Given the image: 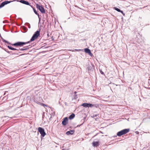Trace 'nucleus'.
<instances>
[{
  "label": "nucleus",
  "mask_w": 150,
  "mask_h": 150,
  "mask_svg": "<svg viewBox=\"0 0 150 150\" xmlns=\"http://www.w3.org/2000/svg\"><path fill=\"white\" fill-rule=\"evenodd\" d=\"M40 30H37L33 34L30 41L27 42H23L21 41H18L14 43H11L8 41L4 39L1 36L0 33V37L1 38L2 41L5 43H7L8 45H10L12 46L15 47H22L26 44L32 42L34 41L36 39H37L40 35Z\"/></svg>",
  "instance_id": "1"
},
{
  "label": "nucleus",
  "mask_w": 150,
  "mask_h": 150,
  "mask_svg": "<svg viewBox=\"0 0 150 150\" xmlns=\"http://www.w3.org/2000/svg\"><path fill=\"white\" fill-rule=\"evenodd\" d=\"M130 130L129 128L123 129L117 133V135L118 137H120L123 135H124L128 133Z\"/></svg>",
  "instance_id": "2"
},
{
  "label": "nucleus",
  "mask_w": 150,
  "mask_h": 150,
  "mask_svg": "<svg viewBox=\"0 0 150 150\" xmlns=\"http://www.w3.org/2000/svg\"><path fill=\"white\" fill-rule=\"evenodd\" d=\"M38 132L41 134V138L42 139L46 134L44 129L41 127H38Z\"/></svg>",
  "instance_id": "3"
},
{
  "label": "nucleus",
  "mask_w": 150,
  "mask_h": 150,
  "mask_svg": "<svg viewBox=\"0 0 150 150\" xmlns=\"http://www.w3.org/2000/svg\"><path fill=\"white\" fill-rule=\"evenodd\" d=\"M36 8L39 10L42 13H45V10L44 6L42 5H40L38 4H36Z\"/></svg>",
  "instance_id": "4"
},
{
  "label": "nucleus",
  "mask_w": 150,
  "mask_h": 150,
  "mask_svg": "<svg viewBox=\"0 0 150 150\" xmlns=\"http://www.w3.org/2000/svg\"><path fill=\"white\" fill-rule=\"evenodd\" d=\"M95 68L94 66L92 64L87 65V69L88 72L90 74L93 72V70L95 69ZM89 74L90 75V74Z\"/></svg>",
  "instance_id": "5"
},
{
  "label": "nucleus",
  "mask_w": 150,
  "mask_h": 150,
  "mask_svg": "<svg viewBox=\"0 0 150 150\" xmlns=\"http://www.w3.org/2000/svg\"><path fill=\"white\" fill-rule=\"evenodd\" d=\"M69 119L67 117H64L62 119V124L64 126H66L68 123Z\"/></svg>",
  "instance_id": "6"
},
{
  "label": "nucleus",
  "mask_w": 150,
  "mask_h": 150,
  "mask_svg": "<svg viewBox=\"0 0 150 150\" xmlns=\"http://www.w3.org/2000/svg\"><path fill=\"white\" fill-rule=\"evenodd\" d=\"M92 103H83L81 106H83L85 108H90L92 106Z\"/></svg>",
  "instance_id": "7"
},
{
  "label": "nucleus",
  "mask_w": 150,
  "mask_h": 150,
  "mask_svg": "<svg viewBox=\"0 0 150 150\" xmlns=\"http://www.w3.org/2000/svg\"><path fill=\"white\" fill-rule=\"evenodd\" d=\"M31 45H29L27 46H24L22 48H19V49L21 51H23L29 50L31 47Z\"/></svg>",
  "instance_id": "8"
},
{
  "label": "nucleus",
  "mask_w": 150,
  "mask_h": 150,
  "mask_svg": "<svg viewBox=\"0 0 150 150\" xmlns=\"http://www.w3.org/2000/svg\"><path fill=\"white\" fill-rule=\"evenodd\" d=\"M84 50L86 53L88 54L90 56H93V54L91 53V50L88 48H84Z\"/></svg>",
  "instance_id": "9"
},
{
  "label": "nucleus",
  "mask_w": 150,
  "mask_h": 150,
  "mask_svg": "<svg viewBox=\"0 0 150 150\" xmlns=\"http://www.w3.org/2000/svg\"><path fill=\"white\" fill-rule=\"evenodd\" d=\"M0 47L2 49H3V50H5L6 52L10 54V53H11L12 54H16L18 55V53H17L16 52H13L11 51H9L7 50L6 49L4 48L3 47H1V46H0Z\"/></svg>",
  "instance_id": "10"
},
{
  "label": "nucleus",
  "mask_w": 150,
  "mask_h": 150,
  "mask_svg": "<svg viewBox=\"0 0 150 150\" xmlns=\"http://www.w3.org/2000/svg\"><path fill=\"white\" fill-rule=\"evenodd\" d=\"M18 2H19L22 4H25L26 5H30V3H29L28 1H25V0H18Z\"/></svg>",
  "instance_id": "11"
},
{
  "label": "nucleus",
  "mask_w": 150,
  "mask_h": 150,
  "mask_svg": "<svg viewBox=\"0 0 150 150\" xmlns=\"http://www.w3.org/2000/svg\"><path fill=\"white\" fill-rule=\"evenodd\" d=\"M75 131L74 129L71 130L67 131L66 133V134L67 135H72L74 134Z\"/></svg>",
  "instance_id": "12"
},
{
  "label": "nucleus",
  "mask_w": 150,
  "mask_h": 150,
  "mask_svg": "<svg viewBox=\"0 0 150 150\" xmlns=\"http://www.w3.org/2000/svg\"><path fill=\"white\" fill-rule=\"evenodd\" d=\"M7 47L10 50H13V51H19L20 50L19 49V48L18 49H17L14 47H13L11 46H10L9 45H6Z\"/></svg>",
  "instance_id": "13"
},
{
  "label": "nucleus",
  "mask_w": 150,
  "mask_h": 150,
  "mask_svg": "<svg viewBox=\"0 0 150 150\" xmlns=\"http://www.w3.org/2000/svg\"><path fill=\"white\" fill-rule=\"evenodd\" d=\"M92 144L93 146L96 147L98 146L99 145V143L98 141H93Z\"/></svg>",
  "instance_id": "14"
},
{
  "label": "nucleus",
  "mask_w": 150,
  "mask_h": 150,
  "mask_svg": "<svg viewBox=\"0 0 150 150\" xmlns=\"http://www.w3.org/2000/svg\"><path fill=\"white\" fill-rule=\"evenodd\" d=\"M33 9L34 13L38 16L39 19V22H40V21L41 18L40 17L39 14L38 13L37 11L35 8H33Z\"/></svg>",
  "instance_id": "15"
},
{
  "label": "nucleus",
  "mask_w": 150,
  "mask_h": 150,
  "mask_svg": "<svg viewBox=\"0 0 150 150\" xmlns=\"http://www.w3.org/2000/svg\"><path fill=\"white\" fill-rule=\"evenodd\" d=\"M92 106L91 107V108H92L93 107H95L96 108H99L100 106V104H96V103H92Z\"/></svg>",
  "instance_id": "16"
},
{
  "label": "nucleus",
  "mask_w": 150,
  "mask_h": 150,
  "mask_svg": "<svg viewBox=\"0 0 150 150\" xmlns=\"http://www.w3.org/2000/svg\"><path fill=\"white\" fill-rule=\"evenodd\" d=\"M75 114L74 113H72L69 115V118L70 120H71L75 117Z\"/></svg>",
  "instance_id": "17"
},
{
  "label": "nucleus",
  "mask_w": 150,
  "mask_h": 150,
  "mask_svg": "<svg viewBox=\"0 0 150 150\" xmlns=\"http://www.w3.org/2000/svg\"><path fill=\"white\" fill-rule=\"evenodd\" d=\"M15 0H13V1H11L10 0H8L7 1H4V3L5 4V5H7L8 4L14 1Z\"/></svg>",
  "instance_id": "18"
},
{
  "label": "nucleus",
  "mask_w": 150,
  "mask_h": 150,
  "mask_svg": "<svg viewBox=\"0 0 150 150\" xmlns=\"http://www.w3.org/2000/svg\"><path fill=\"white\" fill-rule=\"evenodd\" d=\"M113 8L114 10H116V11L118 12H122V11L120 9L116 7H114Z\"/></svg>",
  "instance_id": "19"
},
{
  "label": "nucleus",
  "mask_w": 150,
  "mask_h": 150,
  "mask_svg": "<svg viewBox=\"0 0 150 150\" xmlns=\"http://www.w3.org/2000/svg\"><path fill=\"white\" fill-rule=\"evenodd\" d=\"M5 5V4L4 3V1L1 3L0 4V8L3 7Z\"/></svg>",
  "instance_id": "20"
},
{
  "label": "nucleus",
  "mask_w": 150,
  "mask_h": 150,
  "mask_svg": "<svg viewBox=\"0 0 150 150\" xmlns=\"http://www.w3.org/2000/svg\"><path fill=\"white\" fill-rule=\"evenodd\" d=\"M75 94H74V97L72 98V100L73 99H76L78 97L77 96V95H76V92H74Z\"/></svg>",
  "instance_id": "21"
},
{
  "label": "nucleus",
  "mask_w": 150,
  "mask_h": 150,
  "mask_svg": "<svg viewBox=\"0 0 150 150\" xmlns=\"http://www.w3.org/2000/svg\"><path fill=\"white\" fill-rule=\"evenodd\" d=\"M83 51V50L82 49H75L72 51V52H75V51Z\"/></svg>",
  "instance_id": "22"
},
{
  "label": "nucleus",
  "mask_w": 150,
  "mask_h": 150,
  "mask_svg": "<svg viewBox=\"0 0 150 150\" xmlns=\"http://www.w3.org/2000/svg\"><path fill=\"white\" fill-rule=\"evenodd\" d=\"M34 102L40 105L41 103L38 101L36 99H35L34 100Z\"/></svg>",
  "instance_id": "23"
},
{
  "label": "nucleus",
  "mask_w": 150,
  "mask_h": 150,
  "mask_svg": "<svg viewBox=\"0 0 150 150\" xmlns=\"http://www.w3.org/2000/svg\"><path fill=\"white\" fill-rule=\"evenodd\" d=\"M86 117H83V119L81 120V122H82V123L83 124V123L85 122V120L86 119Z\"/></svg>",
  "instance_id": "24"
},
{
  "label": "nucleus",
  "mask_w": 150,
  "mask_h": 150,
  "mask_svg": "<svg viewBox=\"0 0 150 150\" xmlns=\"http://www.w3.org/2000/svg\"><path fill=\"white\" fill-rule=\"evenodd\" d=\"M100 74L102 75H105L103 71L102 70L100 69Z\"/></svg>",
  "instance_id": "25"
},
{
  "label": "nucleus",
  "mask_w": 150,
  "mask_h": 150,
  "mask_svg": "<svg viewBox=\"0 0 150 150\" xmlns=\"http://www.w3.org/2000/svg\"><path fill=\"white\" fill-rule=\"evenodd\" d=\"M138 30L137 29H135L134 30V34H136L137 33H138Z\"/></svg>",
  "instance_id": "26"
},
{
  "label": "nucleus",
  "mask_w": 150,
  "mask_h": 150,
  "mask_svg": "<svg viewBox=\"0 0 150 150\" xmlns=\"http://www.w3.org/2000/svg\"><path fill=\"white\" fill-rule=\"evenodd\" d=\"M40 105H41L42 106H43L44 107H45V106H47V105H46L45 104H44L43 103H41L40 104Z\"/></svg>",
  "instance_id": "27"
},
{
  "label": "nucleus",
  "mask_w": 150,
  "mask_h": 150,
  "mask_svg": "<svg viewBox=\"0 0 150 150\" xmlns=\"http://www.w3.org/2000/svg\"><path fill=\"white\" fill-rule=\"evenodd\" d=\"M27 54H26V53H23V54H22L18 56H22L24 55H26Z\"/></svg>",
  "instance_id": "28"
},
{
  "label": "nucleus",
  "mask_w": 150,
  "mask_h": 150,
  "mask_svg": "<svg viewBox=\"0 0 150 150\" xmlns=\"http://www.w3.org/2000/svg\"><path fill=\"white\" fill-rule=\"evenodd\" d=\"M83 124V123H81V124L77 125V126H76V127H80Z\"/></svg>",
  "instance_id": "29"
},
{
  "label": "nucleus",
  "mask_w": 150,
  "mask_h": 150,
  "mask_svg": "<svg viewBox=\"0 0 150 150\" xmlns=\"http://www.w3.org/2000/svg\"><path fill=\"white\" fill-rule=\"evenodd\" d=\"M27 24H28V28H30V24L29 23H27Z\"/></svg>",
  "instance_id": "30"
},
{
  "label": "nucleus",
  "mask_w": 150,
  "mask_h": 150,
  "mask_svg": "<svg viewBox=\"0 0 150 150\" xmlns=\"http://www.w3.org/2000/svg\"><path fill=\"white\" fill-rule=\"evenodd\" d=\"M99 115V114H98V115H93V116L92 117H96L98 115Z\"/></svg>",
  "instance_id": "31"
},
{
  "label": "nucleus",
  "mask_w": 150,
  "mask_h": 150,
  "mask_svg": "<svg viewBox=\"0 0 150 150\" xmlns=\"http://www.w3.org/2000/svg\"><path fill=\"white\" fill-rule=\"evenodd\" d=\"M29 6H30L32 8H34L33 6V5H30H30H28Z\"/></svg>",
  "instance_id": "32"
},
{
  "label": "nucleus",
  "mask_w": 150,
  "mask_h": 150,
  "mask_svg": "<svg viewBox=\"0 0 150 150\" xmlns=\"http://www.w3.org/2000/svg\"><path fill=\"white\" fill-rule=\"evenodd\" d=\"M120 13H121L123 14V15L124 16H125V13H124L123 11H122V12H121Z\"/></svg>",
  "instance_id": "33"
},
{
  "label": "nucleus",
  "mask_w": 150,
  "mask_h": 150,
  "mask_svg": "<svg viewBox=\"0 0 150 150\" xmlns=\"http://www.w3.org/2000/svg\"><path fill=\"white\" fill-rule=\"evenodd\" d=\"M135 133L136 134H139V132L137 131H136V132H135Z\"/></svg>",
  "instance_id": "34"
},
{
  "label": "nucleus",
  "mask_w": 150,
  "mask_h": 150,
  "mask_svg": "<svg viewBox=\"0 0 150 150\" xmlns=\"http://www.w3.org/2000/svg\"><path fill=\"white\" fill-rule=\"evenodd\" d=\"M99 133H97L93 137L96 136H97Z\"/></svg>",
  "instance_id": "35"
},
{
  "label": "nucleus",
  "mask_w": 150,
  "mask_h": 150,
  "mask_svg": "<svg viewBox=\"0 0 150 150\" xmlns=\"http://www.w3.org/2000/svg\"><path fill=\"white\" fill-rule=\"evenodd\" d=\"M52 41H53L54 40V39L53 38V36L52 37Z\"/></svg>",
  "instance_id": "36"
},
{
  "label": "nucleus",
  "mask_w": 150,
  "mask_h": 150,
  "mask_svg": "<svg viewBox=\"0 0 150 150\" xmlns=\"http://www.w3.org/2000/svg\"><path fill=\"white\" fill-rule=\"evenodd\" d=\"M43 47H44V46H43L42 47H40V49H41V48H42Z\"/></svg>",
  "instance_id": "37"
},
{
  "label": "nucleus",
  "mask_w": 150,
  "mask_h": 150,
  "mask_svg": "<svg viewBox=\"0 0 150 150\" xmlns=\"http://www.w3.org/2000/svg\"><path fill=\"white\" fill-rule=\"evenodd\" d=\"M117 135H116V136H114V137H117Z\"/></svg>",
  "instance_id": "38"
},
{
  "label": "nucleus",
  "mask_w": 150,
  "mask_h": 150,
  "mask_svg": "<svg viewBox=\"0 0 150 150\" xmlns=\"http://www.w3.org/2000/svg\"><path fill=\"white\" fill-rule=\"evenodd\" d=\"M47 36L48 37H49V33H48L47 34Z\"/></svg>",
  "instance_id": "39"
},
{
  "label": "nucleus",
  "mask_w": 150,
  "mask_h": 150,
  "mask_svg": "<svg viewBox=\"0 0 150 150\" xmlns=\"http://www.w3.org/2000/svg\"><path fill=\"white\" fill-rule=\"evenodd\" d=\"M18 53H21V52H19Z\"/></svg>",
  "instance_id": "40"
},
{
  "label": "nucleus",
  "mask_w": 150,
  "mask_h": 150,
  "mask_svg": "<svg viewBox=\"0 0 150 150\" xmlns=\"http://www.w3.org/2000/svg\"><path fill=\"white\" fill-rule=\"evenodd\" d=\"M20 19H21V21H22V19L21 18H20Z\"/></svg>",
  "instance_id": "41"
},
{
  "label": "nucleus",
  "mask_w": 150,
  "mask_h": 150,
  "mask_svg": "<svg viewBox=\"0 0 150 150\" xmlns=\"http://www.w3.org/2000/svg\"><path fill=\"white\" fill-rule=\"evenodd\" d=\"M3 0H1V1H3Z\"/></svg>",
  "instance_id": "42"
},
{
  "label": "nucleus",
  "mask_w": 150,
  "mask_h": 150,
  "mask_svg": "<svg viewBox=\"0 0 150 150\" xmlns=\"http://www.w3.org/2000/svg\"><path fill=\"white\" fill-rule=\"evenodd\" d=\"M44 52V51H42V52Z\"/></svg>",
  "instance_id": "43"
},
{
  "label": "nucleus",
  "mask_w": 150,
  "mask_h": 150,
  "mask_svg": "<svg viewBox=\"0 0 150 150\" xmlns=\"http://www.w3.org/2000/svg\"><path fill=\"white\" fill-rule=\"evenodd\" d=\"M81 122V123H82V122Z\"/></svg>",
  "instance_id": "44"
},
{
  "label": "nucleus",
  "mask_w": 150,
  "mask_h": 150,
  "mask_svg": "<svg viewBox=\"0 0 150 150\" xmlns=\"http://www.w3.org/2000/svg\"><path fill=\"white\" fill-rule=\"evenodd\" d=\"M0 150H1L0 149Z\"/></svg>",
  "instance_id": "45"
}]
</instances>
